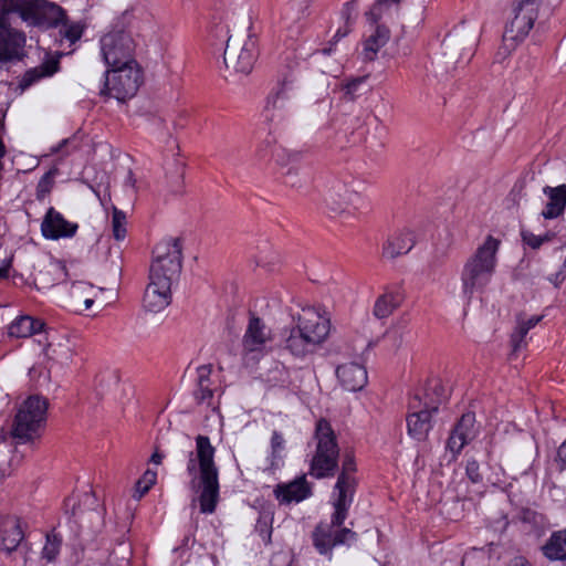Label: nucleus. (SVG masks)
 I'll return each instance as SVG.
<instances>
[{"instance_id": "680f3d73", "label": "nucleus", "mask_w": 566, "mask_h": 566, "mask_svg": "<svg viewBox=\"0 0 566 566\" xmlns=\"http://www.w3.org/2000/svg\"><path fill=\"white\" fill-rule=\"evenodd\" d=\"M557 457L563 462V468H566V440L558 448Z\"/></svg>"}, {"instance_id": "f8f14e48", "label": "nucleus", "mask_w": 566, "mask_h": 566, "mask_svg": "<svg viewBox=\"0 0 566 566\" xmlns=\"http://www.w3.org/2000/svg\"><path fill=\"white\" fill-rule=\"evenodd\" d=\"M20 17L30 25L53 28L65 19V11L46 0H24L20 7Z\"/></svg>"}, {"instance_id": "603ef678", "label": "nucleus", "mask_w": 566, "mask_h": 566, "mask_svg": "<svg viewBox=\"0 0 566 566\" xmlns=\"http://www.w3.org/2000/svg\"><path fill=\"white\" fill-rule=\"evenodd\" d=\"M349 32H350V29L347 28V27L346 28H339L337 30V32L335 33L334 38L332 39V41H329L328 45L323 48L321 50V52L324 55H329L334 51V48H335L336 43L339 41V39L346 36Z\"/></svg>"}, {"instance_id": "69168bd1", "label": "nucleus", "mask_w": 566, "mask_h": 566, "mask_svg": "<svg viewBox=\"0 0 566 566\" xmlns=\"http://www.w3.org/2000/svg\"><path fill=\"white\" fill-rule=\"evenodd\" d=\"M8 272H9L8 266H1L0 268V279L7 277L8 276Z\"/></svg>"}, {"instance_id": "338daca9", "label": "nucleus", "mask_w": 566, "mask_h": 566, "mask_svg": "<svg viewBox=\"0 0 566 566\" xmlns=\"http://www.w3.org/2000/svg\"><path fill=\"white\" fill-rule=\"evenodd\" d=\"M259 157L261 160H264L268 157V155L260 151Z\"/></svg>"}, {"instance_id": "b1692460", "label": "nucleus", "mask_w": 566, "mask_h": 566, "mask_svg": "<svg viewBox=\"0 0 566 566\" xmlns=\"http://www.w3.org/2000/svg\"><path fill=\"white\" fill-rule=\"evenodd\" d=\"M336 375L342 386L349 391L361 390L368 380L366 368L357 363L338 366Z\"/></svg>"}, {"instance_id": "ea45409f", "label": "nucleus", "mask_w": 566, "mask_h": 566, "mask_svg": "<svg viewBox=\"0 0 566 566\" xmlns=\"http://www.w3.org/2000/svg\"><path fill=\"white\" fill-rule=\"evenodd\" d=\"M60 34L62 39L67 40L70 44H74L82 38L85 28L81 22H67L66 18L60 23Z\"/></svg>"}, {"instance_id": "a878e982", "label": "nucleus", "mask_w": 566, "mask_h": 566, "mask_svg": "<svg viewBox=\"0 0 566 566\" xmlns=\"http://www.w3.org/2000/svg\"><path fill=\"white\" fill-rule=\"evenodd\" d=\"M212 366L211 365H202L197 368V388L193 391V397L199 405L206 403L207 406H211L216 411L218 407L213 405V391L212 380H211Z\"/></svg>"}, {"instance_id": "6e6552de", "label": "nucleus", "mask_w": 566, "mask_h": 566, "mask_svg": "<svg viewBox=\"0 0 566 566\" xmlns=\"http://www.w3.org/2000/svg\"><path fill=\"white\" fill-rule=\"evenodd\" d=\"M149 271V280H165L170 286L181 271V243L179 239H169L158 243Z\"/></svg>"}, {"instance_id": "4c0bfd02", "label": "nucleus", "mask_w": 566, "mask_h": 566, "mask_svg": "<svg viewBox=\"0 0 566 566\" xmlns=\"http://www.w3.org/2000/svg\"><path fill=\"white\" fill-rule=\"evenodd\" d=\"M62 537L54 531L45 536V544L42 549V558L46 562H54L60 554L62 547Z\"/></svg>"}, {"instance_id": "a19ab883", "label": "nucleus", "mask_w": 566, "mask_h": 566, "mask_svg": "<svg viewBox=\"0 0 566 566\" xmlns=\"http://www.w3.org/2000/svg\"><path fill=\"white\" fill-rule=\"evenodd\" d=\"M367 80L368 75H364L347 81L343 86L345 95L348 96L349 99H355L357 96L368 91Z\"/></svg>"}, {"instance_id": "09e8293b", "label": "nucleus", "mask_w": 566, "mask_h": 566, "mask_svg": "<svg viewBox=\"0 0 566 566\" xmlns=\"http://www.w3.org/2000/svg\"><path fill=\"white\" fill-rule=\"evenodd\" d=\"M465 473H467L468 478L473 483H479L482 481V475L480 473V465H479L478 461L474 459L467 461Z\"/></svg>"}, {"instance_id": "0e129e2a", "label": "nucleus", "mask_w": 566, "mask_h": 566, "mask_svg": "<svg viewBox=\"0 0 566 566\" xmlns=\"http://www.w3.org/2000/svg\"><path fill=\"white\" fill-rule=\"evenodd\" d=\"M149 490H144V485H142L140 489H138L137 486L135 488V494H134V497L136 499H140L143 497Z\"/></svg>"}, {"instance_id": "393cba45", "label": "nucleus", "mask_w": 566, "mask_h": 566, "mask_svg": "<svg viewBox=\"0 0 566 566\" xmlns=\"http://www.w3.org/2000/svg\"><path fill=\"white\" fill-rule=\"evenodd\" d=\"M543 193L547 198L541 216L544 219H556L562 216L566 208V185L557 187L546 186L543 188Z\"/></svg>"}, {"instance_id": "58836bf2", "label": "nucleus", "mask_w": 566, "mask_h": 566, "mask_svg": "<svg viewBox=\"0 0 566 566\" xmlns=\"http://www.w3.org/2000/svg\"><path fill=\"white\" fill-rule=\"evenodd\" d=\"M130 556V545L126 542H122L112 551L108 558V566H129Z\"/></svg>"}, {"instance_id": "423d86ee", "label": "nucleus", "mask_w": 566, "mask_h": 566, "mask_svg": "<svg viewBox=\"0 0 566 566\" xmlns=\"http://www.w3.org/2000/svg\"><path fill=\"white\" fill-rule=\"evenodd\" d=\"M49 402L34 395L27 398L19 407L11 429V436L25 443L39 437L40 429L46 420Z\"/></svg>"}, {"instance_id": "e2e57ef3", "label": "nucleus", "mask_w": 566, "mask_h": 566, "mask_svg": "<svg viewBox=\"0 0 566 566\" xmlns=\"http://www.w3.org/2000/svg\"><path fill=\"white\" fill-rule=\"evenodd\" d=\"M163 459H164V454L160 453L159 451H155L150 458V462H153L155 464H160Z\"/></svg>"}, {"instance_id": "c85d7f7f", "label": "nucleus", "mask_w": 566, "mask_h": 566, "mask_svg": "<svg viewBox=\"0 0 566 566\" xmlns=\"http://www.w3.org/2000/svg\"><path fill=\"white\" fill-rule=\"evenodd\" d=\"M415 244L413 234L410 231H402L391 235L382 249L384 256L395 259L408 253Z\"/></svg>"}, {"instance_id": "c9c22d12", "label": "nucleus", "mask_w": 566, "mask_h": 566, "mask_svg": "<svg viewBox=\"0 0 566 566\" xmlns=\"http://www.w3.org/2000/svg\"><path fill=\"white\" fill-rule=\"evenodd\" d=\"M20 459L14 449L6 440L0 441V482L9 476Z\"/></svg>"}, {"instance_id": "72a5a7b5", "label": "nucleus", "mask_w": 566, "mask_h": 566, "mask_svg": "<svg viewBox=\"0 0 566 566\" xmlns=\"http://www.w3.org/2000/svg\"><path fill=\"white\" fill-rule=\"evenodd\" d=\"M543 553L551 560H565L566 530L553 533L547 543L543 546Z\"/></svg>"}, {"instance_id": "5fc2aeb1", "label": "nucleus", "mask_w": 566, "mask_h": 566, "mask_svg": "<svg viewBox=\"0 0 566 566\" xmlns=\"http://www.w3.org/2000/svg\"><path fill=\"white\" fill-rule=\"evenodd\" d=\"M21 3H17L14 0H0V17L6 19V15L10 12H19Z\"/></svg>"}, {"instance_id": "a211bd4d", "label": "nucleus", "mask_w": 566, "mask_h": 566, "mask_svg": "<svg viewBox=\"0 0 566 566\" xmlns=\"http://www.w3.org/2000/svg\"><path fill=\"white\" fill-rule=\"evenodd\" d=\"M25 34L6 23L0 17V56L4 61H17L24 56Z\"/></svg>"}, {"instance_id": "6ab92c4d", "label": "nucleus", "mask_w": 566, "mask_h": 566, "mask_svg": "<svg viewBox=\"0 0 566 566\" xmlns=\"http://www.w3.org/2000/svg\"><path fill=\"white\" fill-rule=\"evenodd\" d=\"M271 340V329L260 317L251 314L242 339L243 352L245 354L261 353Z\"/></svg>"}, {"instance_id": "412c9836", "label": "nucleus", "mask_w": 566, "mask_h": 566, "mask_svg": "<svg viewBox=\"0 0 566 566\" xmlns=\"http://www.w3.org/2000/svg\"><path fill=\"white\" fill-rule=\"evenodd\" d=\"M171 286L163 279L149 280L145 290L143 304L144 307L153 313H158L166 308L171 302Z\"/></svg>"}, {"instance_id": "052dcab7", "label": "nucleus", "mask_w": 566, "mask_h": 566, "mask_svg": "<svg viewBox=\"0 0 566 566\" xmlns=\"http://www.w3.org/2000/svg\"><path fill=\"white\" fill-rule=\"evenodd\" d=\"M565 280V273L564 271H559L556 274H554L552 277H549V281L557 287L559 286Z\"/></svg>"}, {"instance_id": "0eeeda50", "label": "nucleus", "mask_w": 566, "mask_h": 566, "mask_svg": "<svg viewBox=\"0 0 566 566\" xmlns=\"http://www.w3.org/2000/svg\"><path fill=\"white\" fill-rule=\"evenodd\" d=\"M111 67L106 71L105 88L101 91V94L114 97L118 102L134 97L143 80L137 62Z\"/></svg>"}, {"instance_id": "c03bdc74", "label": "nucleus", "mask_w": 566, "mask_h": 566, "mask_svg": "<svg viewBox=\"0 0 566 566\" xmlns=\"http://www.w3.org/2000/svg\"><path fill=\"white\" fill-rule=\"evenodd\" d=\"M113 235L117 241L124 240L126 237V214L114 207L112 216Z\"/></svg>"}, {"instance_id": "de8ad7c7", "label": "nucleus", "mask_w": 566, "mask_h": 566, "mask_svg": "<svg viewBox=\"0 0 566 566\" xmlns=\"http://www.w3.org/2000/svg\"><path fill=\"white\" fill-rule=\"evenodd\" d=\"M357 534L350 528L344 527L334 532V544L342 545L356 541Z\"/></svg>"}, {"instance_id": "cd10ccee", "label": "nucleus", "mask_w": 566, "mask_h": 566, "mask_svg": "<svg viewBox=\"0 0 566 566\" xmlns=\"http://www.w3.org/2000/svg\"><path fill=\"white\" fill-rule=\"evenodd\" d=\"M317 345L308 335H304L298 328L293 327L285 338L284 348L296 358H304L313 354Z\"/></svg>"}, {"instance_id": "7ed1b4c3", "label": "nucleus", "mask_w": 566, "mask_h": 566, "mask_svg": "<svg viewBox=\"0 0 566 566\" xmlns=\"http://www.w3.org/2000/svg\"><path fill=\"white\" fill-rule=\"evenodd\" d=\"M500 240L488 235L482 244L467 259L461 271L462 293L467 300L482 292L491 283L497 264Z\"/></svg>"}, {"instance_id": "5701e85b", "label": "nucleus", "mask_w": 566, "mask_h": 566, "mask_svg": "<svg viewBox=\"0 0 566 566\" xmlns=\"http://www.w3.org/2000/svg\"><path fill=\"white\" fill-rule=\"evenodd\" d=\"M474 413L468 412L462 415L447 442V447L451 452L459 453L474 438Z\"/></svg>"}, {"instance_id": "f3484780", "label": "nucleus", "mask_w": 566, "mask_h": 566, "mask_svg": "<svg viewBox=\"0 0 566 566\" xmlns=\"http://www.w3.org/2000/svg\"><path fill=\"white\" fill-rule=\"evenodd\" d=\"M296 328L308 335L317 346L327 338L331 331L329 318L314 307H305L296 317Z\"/></svg>"}, {"instance_id": "e433bc0d", "label": "nucleus", "mask_w": 566, "mask_h": 566, "mask_svg": "<svg viewBox=\"0 0 566 566\" xmlns=\"http://www.w3.org/2000/svg\"><path fill=\"white\" fill-rule=\"evenodd\" d=\"M400 298L394 293H385L379 296L374 306V315L377 318H386L399 306Z\"/></svg>"}, {"instance_id": "473e14b6", "label": "nucleus", "mask_w": 566, "mask_h": 566, "mask_svg": "<svg viewBox=\"0 0 566 566\" xmlns=\"http://www.w3.org/2000/svg\"><path fill=\"white\" fill-rule=\"evenodd\" d=\"M339 526L340 525H333V520L328 525L319 524L316 526L313 532V544L321 554H331L332 548L336 546V544H334V531L332 528Z\"/></svg>"}, {"instance_id": "9d476101", "label": "nucleus", "mask_w": 566, "mask_h": 566, "mask_svg": "<svg viewBox=\"0 0 566 566\" xmlns=\"http://www.w3.org/2000/svg\"><path fill=\"white\" fill-rule=\"evenodd\" d=\"M99 44L102 57L108 66L136 62L134 39L124 28L114 27L101 38Z\"/></svg>"}, {"instance_id": "f257e3e1", "label": "nucleus", "mask_w": 566, "mask_h": 566, "mask_svg": "<svg viewBox=\"0 0 566 566\" xmlns=\"http://www.w3.org/2000/svg\"><path fill=\"white\" fill-rule=\"evenodd\" d=\"M216 449L206 436L196 437V451L189 453L187 473L189 486L199 494L200 511L214 512L219 500V470L214 462Z\"/></svg>"}, {"instance_id": "3c124183", "label": "nucleus", "mask_w": 566, "mask_h": 566, "mask_svg": "<svg viewBox=\"0 0 566 566\" xmlns=\"http://www.w3.org/2000/svg\"><path fill=\"white\" fill-rule=\"evenodd\" d=\"M523 240L524 242L530 245L532 249H538L543 242L548 241L549 237L545 234L544 237L535 235L531 232H523Z\"/></svg>"}, {"instance_id": "6e6d98bb", "label": "nucleus", "mask_w": 566, "mask_h": 566, "mask_svg": "<svg viewBox=\"0 0 566 566\" xmlns=\"http://www.w3.org/2000/svg\"><path fill=\"white\" fill-rule=\"evenodd\" d=\"M55 174L56 169L50 170L46 174H44V176L39 181L38 189L40 191H50L54 182Z\"/></svg>"}, {"instance_id": "8fccbe9b", "label": "nucleus", "mask_w": 566, "mask_h": 566, "mask_svg": "<svg viewBox=\"0 0 566 566\" xmlns=\"http://www.w3.org/2000/svg\"><path fill=\"white\" fill-rule=\"evenodd\" d=\"M342 18L345 20V27L349 28L353 21L356 18V3L354 0L348 1L344 4V8L342 10Z\"/></svg>"}, {"instance_id": "ddd939ff", "label": "nucleus", "mask_w": 566, "mask_h": 566, "mask_svg": "<svg viewBox=\"0 0 566 566\" xmlns=\"http://www.w3.org/2000/svg\"><path fill=\"white\" fill-rule=\"evenodd\" d=\"M256 38L253 34L239 43L231 36L227 40L223 60L227 69L235 73L249 74L256 59Z\"/></svg>"}, {"instance_id": "39448f33", "label": "nucleus", "mask_w": 566, "mask_h": 566, "mask_svg": "<svg viewBox=\"0 0 566 566\" xmlns=\"http://www.w3.org/2000/svg\"><path fill=\"white\" fill-rule=\"evenodd\" d=\"M314 438L316 449L310 463L308 473L318 480L331 478L338 467L339 448L335 432L326 419L317 421Z\"/></svg>"}, {"instance_id": "f03ea898", "label": "nucleus", "mask_w": 566, "mask_h": 566, "mask_svg": "<svg viewBox=\"0 0 566 566\" xmlns=\"http://www.w3.org/2000/svg\"><path fill=\"white\" fill-rule=\"evenodd\" d=\"M447 399V389L439 379L428 381L422 389L418 390L408 405V434L418 441L426 440L432 429V415Z\"/></svg>"}, {"instance_id": "7c9ffc66", "label": "nucleus", "mask_w": 566, "mask_h": 566, "mask_svg": "<svg viewBox=\"0 0 566 566\" xmlns=\"http://www.w3.org/2000/svg\"><path fill=\"white\" fill-rule=\"evenodd\" d=\"M44 323L29 315L17 317L8 327V335L14 338H27L41 332Z\"/></svg>"}, {"instance_id": "13d9d810", "label": "nucleus", "mask_w": 566, "mask_h": 566, "mask_svg": "<svg viewBox=\"0 0 566 566\" xmlns=\"http://www.w3.org/2000/svg\"><path fill=\"white\" fill-rule=\"evenodd\" d=\"M136 182H137V180H136L133 171L128 170L127 171V176H126V178L124 180V187L126 189L130 190L133 193H136V191H137Z\"/></svg>"}, {"instance_id": "c756f323", "label": "nucleus", "mask_w": 566, "mask_h": 566, "mask_svg": "<svg viewBox=\"0 0 566 566\" xmlns=\"http://www.w3.org/2000/svg\"><path fill=\"white\" fill-rule=\"evenodd\" d=\"M390 38V31L382 24H377L374 32L364 41L363 57L365 61H374L379 50L386 45Z\"/></svg>"}, {"instance_id": "2eb2a0df", "label": "nucleus", "mask_w": 566, "mask_h": 566, "mask_svg": "<svg viewBox=\"0 0 566 566\" xmlns=\"http://www.w3.org/2000/svg\"><path fill=\"white\" fill-rule=\"evenodd\" d=\"M291 92L290 83L284 81L268 96L262 116L271 127L276 128L287 120L292 99Z\"/></svg>"}, {"instance_id": "bb28decb", "label": "nucleus", "mask_w": 566, "mask_h": 566, "mask_svg": "<svg viewBox=\"0 0 566 566\" xmlns=\"http://www.w3.org/2000/svg\"><path fill=\"white\" fill-rule=\"evenodd\" d=\"M95 287L85 281L74 282L70 289V306L77 313L88 310L94 304Z\"/></svg>"}, {"instance_id": "20e7f679", "label": "nucleus", "mask_w": 566, "mask_h": 566, "mask_svg": "<svg viewBox=\"0 0 566 566\" xmlns=\"http://www.w3.org/2000/svg\"><path fill=\"white\" fill-rule=\"evenodd\" d=\"M541 0H515L513 18L507 22L497 56L506 59L528 35L538 17Z\"/></svg>"}, {"instance_id": "2f4dec72", "label": "nucleus", "mask_w": 566, "mask_h": 566, "mask_svg": "<svg viewBox=\"0 0 566 566\" xmlns=\"http://www.w3.org/2000/svg\"><path fill=\"white\" fill-rule=\"evenodd\" d=\"M462 44V41L454 38L444 39L442 43L443 59L437 62V67L444 69L447 74L455 70L457 64L464 57V54L459 52Z\"/></svg>"}, {"instance_id": "bf43d9fd", "label": "nucleus", "mask_w": 566, "mask_h": 566, "mask_svg": "<svg viewBox=\"0 0 566 566\" xmlns=\"http://www.w3.org/2000/svg\"><path fill=\"white\" fill-rule=\"evenodd\" d=\"M509 566H531L528 560L523 556H515L511 562Z\"/></svg>"}, {"instance_id": "864d4df0", "label": "nucleus", "mask_w": 566, "mask_h": 566, "mask_svg": "<svg viewBox=\"0 0 566 566\" xmlns=\"http://www.w3.org/2000/svg\"><path fill=\"white\" fill-rule=\"evenodd\" d=\"M156 479L157 472L148 469L137 481V488L140 489L144 485V490H149L156 483Z\"/></svg>"}, {"instance_id": "79ce46f5", "label": "nucleus", "mask_w": 566, "mask_h": 566, "mask_svg": "<svg viewBox=\"0 0 566 566\" xmlns=\"http://www.w3.org/2000/svg\"><path fill=\"white\" fill-rule=\"evenodd\" d=\"M530 329L516 319V326L511 334L512 355H516L520 350L526 347V335Z\"/></svg>"}, {"instance_id": "a18cd8bd", "label": "nucleus", "mask_w": 566, "mask_h": 566, "mask_svg": "<svg viewBox=\"0 0 566 566\" xmlns=\"http://www.w3.org/2000/svg\"><path fill=\"white\" fill-rule=\"evenodd\" d=\"M81 147L80 139L76 135H73L70 138H65L61 140L56 146L51 148L52 154L63 153L64 156H67Z\"/></svg>"}, {"instance_id": "4be33fe9", "label": "nucleus", "mask_w": 566, "mask_h": 566, "mask_svg": "<svg viewBox=\"0 0 566 566\" xmlns=\"http://www.w3.org/2000/svg\"><path fill=\"white\" fill-rule=\"evenodd\" d=\"M274 494L282 504L298 503L312 495V485L307 482L306 475L303 474L289 483L277 484Z\"/></svg>"}, {"instance_id": "1a4fd4ad", "label": "nucleus", "mask_w": 566, "mask_h": 566, "mask_svg": "<svg viewBox=\"0 0 566 566\" xmlns=\"http://www.w3.org/2000/svg\"><path fill=\"white\" fill-rule=\"evenodd\" d=\"M72 514L76 517L78 535L87 543L95 538L104 527V510L93 492H85L78 504H72Z\"/></svg>"}, {"instance_id": "9b49d317", "label": "nucleus", "mask_w": 566, "mask_h": 566, "mask_svg": "<svg viewBox=\"0 0 566 566\" xmlns=\"http://www.w3.org/2000/svg\"><path fill=\"white\" fill-rule=\"evenodd\" d=\"M355 472L356 461L354 455L352 453H345L342 461V470L335 484L337 497L333 503V525H343L347 517L356 486Z\"/></svg>"}, {"instance_id": "774afa93", "label": "nucleus", "mask_w": 566, "mask_h": 566, "mask_svg": "<svg viewBox=\"0 0 566 566\" xmlns=\"http://www.w3.org/2000/svg\"><path fill=\"white\" fill-rule=\"evenodd\" d=\"M473 44L471 43L470 48L468 49L467 55L470 56L472 53Z\"/></svg>"}, {"instance_id": "49530a36", "label": "nucleus", "mask_w": 566, "mask_h": 566, "mask_svg": "<svg viewBox=\"0 0 566 566\" xmlns=\"http://www.w3.org/2000/svg\"><path fill=\"white\" fill-rule=\"evenodd\" d=\"M400 0H376L373 8L369 10V12L366 13L367 19L373 23H377L386 9L394 4H398Z\"/></svg>"}, {"instance_id": "dca6fc26", "label": "nucleus", "mask_w": 566, "mask_h": 566, "mask_svg": "<svg viewBox=\"0 0 566 566\" xmlns=\"http://www.w3.org/2000/svg\"><path fill=\"white\" fill-rule=\"evenodd\" d=\"M24 533L20 518L15 516H0V551L7 554L17 552L27 562V548L22 544Z\"/></svg>"}, {"instance_id": "aec40b11", "label": "nucleus", "mask_w": 566, "mask_h": 566, "mask_svg": "<svg viewBox=\"0 0 566 566\" xmlns=\"http://www.w3.org/2000/svg\"><path fill=\"white\" fill-rule=\"evenodd\" d=\"M77 223L64 219V217L50 208L41 223V231L44 238L57 240L60 238H72L77 231Z\"/></svg>"}, {"instance_id": "37998d69", "label": "nucleus", "mask_w": 566, "mask_h": 566, "mask_svg": "<svg viewBox=\"0 0 566 566\" xmlns=\"http://www.w3.org/2000/svg\"><path fill=\"white\" fill-rule=\"evenodd\" d=\"M285 450V439L279 431H273L271 437V467L279 465V462L283 459V452Z\"/></svg>"}, {"instance_id": "4468645a", "label": "nucleus", "mask_w": 566, "mask_h": 566, "mask_svg": "<svg viewBox=\"0 0 566 566\" xmlns=\"http://www.w3.org/2000/svg\"><path fill=\"white\" fill-rule=\"evenodd\" d=\"M324 200L329 211L336 214L352 213V210H359L365 203L359 192L342 181H335L329 186Z\"/></svg>"}, {"instance_id": "4d7b16f0", "label": "nucleus", "mask_w": 566, "mask_h": 566, "mask_svg": "<svg viewBox=\"0 0 566 566\" xmlns=\"http://www.w3.org/2000/svg\"><path fill=\"white\" fill-rule=\"evenodd\" d=\"M516 319L518 322H521L523 325H525V327L531 329V328L535 327L541 322L542 316L534 315V316L526 318L523 315H518Z\"/></svg>"}, {"instance_id": "f704fd0d", "label": "nucleus", "mask_w": 566, "mask_h": 566, "mask_svg": "<svg viewBox=\"0 0 566 566\" xmlns=\"http://www.w3.org/2000/svg\"><path fill=\"white\" fill-rule=\"evenodd\" d=\"M57 71V61H48L44 64L34 67L32 70H29L23 75L20 87L22 90H25L30 87L32 84H34L38 80L46 76L53 75Z\"/></svg>"}]
</instances>
